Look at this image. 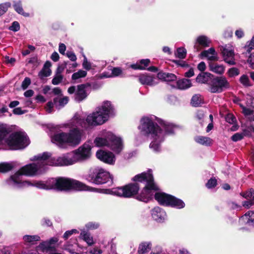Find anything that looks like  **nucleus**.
I'll list each match as a JSON object with an SVG mask.
<instances>
[{"label": "nucleus", "mask_w": 254, "mask_h": 254, "mask_svg": "<svg viewBox=\"0 0 254 254\" xmlns=\"http://www.w3.org/2000/svg\"><path fill=\"white\" fill-rule=\"evenodd\" d=\"M86 86L84 84L79 85L75 94V100L77 102H81L87 96V93L85 90Z\"/></svg>", "instance_id": "obj_20"}, {"label": "nucleus", "mask_w": 254, "mask_h": 254, "mask_svg": "<svg viewBox=\"0 0 254 254\" xmlns=\"http://www.w3.org/2000/svg\"><path fill=\"white\" fill-rule=\"evenodd\" d=\"M31 84V79L29 77H25L23 81L21 87L23 90L26 89L28 86Z\"/></svg>", "instance_id": "obj_53"}, {"label": "nucleus", "mask_w": 254, "mask_h": 254, "mask_svg": "<svg viewBox=\"0 0 254 254\" xmlns=\"http://www.w3.org/2000/svg\"><path fill=\"white\" fill-rule=\"evenodd\" d=\"M211 76L212 74L210 73L203 72L197 75L196 81L200 83H208L212 79Z\"/></svg>", "instance_id": "obj_28"}, {"label": "nucleus", "mask_w": 254, "mask_h": 254, "mask_svg": "<svg viewBox=\"0 0 254 254\" xmlns=\"http://www.w3.org/2000/svg\"><path fill=\"white\" fill-rule=\"evenodd\" d=\"M248 62L250 65V66L253 68L254 69V53L252 54L249 57Z\"/></svg>", "instance_id": "obj_59"}, {"label": "nucleus", "mask_w": 254, "mask_h": 254, "mask_svg": "<svg viewBox=\"0 0 254 254\" xmlns=\"http://www.w3.org/2000/svg\"><path fill=\"white\" fill-rule=\"evenodd\" d=\"M245 49L249 53H250L253 49H254V35L252 37L251 40L247 43L245 46Z\"/></svg>", "instance_id": "obj_47"}, {"label": "nucleus", "mask_w": 254, "mask_h": 254, "mask_svg": "<svg viewBox=\"0 0 254 254\" xmlns=\"http://www.w3.org/2000/svg\"><path fill=\"white\" fill-rule=\"evenodd\" d=\"M0 251L2 254H10L12 253V249L8 247H0Z\"/></svg>", "instance_id": "obj_55"}, {"label": "nucleus", "mask_w": 254, "mask_h": 254, "mask_svg": "<svg viewBox=\"0 0 254 254\" xmlns=\"http://www.w3.org/2000/svg\"><path fill=\"white\" fill-rule=\"evenodd\" d=\"M176 128L172 124L161 119H156L155 117L142 118L138 126L140 132L151 140L149 147L155 152L160 151L165 133H173Z\"/></svg>", "instance_id": "obj_2"}, {"label": "nucleus", "mask_w": 254, "mask_h": 254, "mask_svg": "<svg viewBox=\"0 0 254 254\" xmlns=\"http://www.w3.org/2000/svg\"><path fill=\"white\" fill-rule=\"evenodd\" d=\"M254 204V201H252V200H247L244 201L243 203V205L244 207L247 208H250L252 205Z\"/></svg>", "instance_id": "obj_63"}, {"label": "nucleus", "mask_w": 254, "mask_h": 254, "mask_svg": "<svg viewBox=\"0 0 254 254\" xmlns=\"http://www.w3.org/2000/svg\"><path fill=\"white\" fill-rule=\"evenodd\" d=\"M83 123L84 121L80 116L75 115L68 122L56 127L62 132L55 134L52 137V141L61 147L79 144L84 136L83 130L79 128V126L85 127L83 125Z\"/></svg>", "instance_id": "obj_3"}, {"label": "nucleus", "mask_w": 254, "mask_h": 254, "mask_svg": "<svg viewBox=\"0 0 254 254\" xmlns=\"http://www.w3.org/2000/svg\"><path fill=\"white\" fill-rule=\"evenodd\" d=\"M63 70L64 69L61 67H59L57 68L56 74L52 81L53 84L58 85L62 81L63 79V76L62 74V73Z\"/></svg>", "instance_id": "obj_33"}, {"label": "nucleus", "mask_w": 254, "mask_h": 254, "mask_svg": "<svg viewBox=\"0 0 254 254\" xmlns=\"http://www.w3.org/2000/svg\"><path fill=\"white\" fill-rule=\"evenodd\" d=\"M31 160L36 162L22 167L16 173H20L25 176H33L44 173L49 166H66L64 154L55 158L52 157L48 152H44L35 156Z\"/></svg>", "instance_id": "obj_4"}, {"label": "nucleus", "mask_w": 254, "mask_h": 254, "mask_svg": "<svg viewBox=\"0 0 254 254\" xmlns=\"http://www.w3.org/2000/svg\"><path fill=\"white\" fill-rule=\"evenodd\" d=\"M107 133H112V132L103 130L100 135L96 137L94 141L95 145L98 147H108L109 139L106 136Z\"/></svg>", "instance_id": "obj_18"}, {"label": "nucleus", "mask_w": 254, "mask_h": 254, "mask_svg": "<svg viewBox=\"0 0 254 254\" xmlns=\"http://www.w3.org/2000/svg\"><path fill=\"white\" fill-rule=\"evenodd\" d=\"M40 237L37 235H24L23 237V240L24 242L28 245H33L36 243L40 240Z\"/></svg>", "instance_id": "obj_29"}, {"label": "nucleus", "mask_w": 254, "mask_h": 254, "mask_svg": "<svg viewBox=\"0 0 254 254\" xmlns=\"http://www.w3.org/2000/svg\"><path fill=\"white\" fill-rule=\"evenodd\" d=\"M204 114L202 111H198L196 114V119L201 126L204 122Z\"/></svg>", "instance_id": "obj_51"}, {"label": "nucleus", "mask_w": 254, "mask_h": 254, "mask_svg": "<svg viewBox=\"0 0 254 254\" xmlns=\"http://www.w3.org/2000/svg\"><path fill=\"white\" fill-rule=\"evenodd\" d=\"M210 43L211 41L207 37L203 35L200 36L196 39L194 48L196 51H199L200 50L199 46H201L203 48L208 47L209 46Z\"/></svg>", "instance_id": "obj_19"}, {"label": "nucleus", "mask_w": 254, "mask_h": 254, "mask_svg": "<svg viewBox=\"0 0 254 254\" xmlns=\"http://www.w3.org/2000/svg\"><path fill=\"white\" fill-rule=\"evenodd\" d=\"M243 196L249 200L254 201V191L252 189H250L249 191L243 193Z\"/></svg>", "instance_id": "obj_46"}, {"label": "nucleus", "mask_w": 254, "mask_h": 254, "mask_svg": "<svg viewBox=\"0 0 254 254\" xmlns=\"http://www.w3.org/2000/svg\"><path fill=\"white\" fill-rule=\"evenodd\" d=\"M81 232L79 238L85 242L88 246H92L95 243L93 236L84 229H80Z\"/></svg>", "instance_id": "obj_22"}, {"label": "nucleus", "mask_w": 254, "mask_h": 254, "mask_svg": "<svg viewBox=\"0 0 254 254\" xmlns=\"http://www.w3.org/2000/svg\"><path fill=\"white\" fill-rule=\"evenodd\" d=\"M139 190L138 184H129L123 187H118L104 190V193L120 197H130L136 194Z\"/></svg>", "instance_id": "obj_7"}, {"label": "nucleus", "mask_w": 254, "mask_h": 254, "mask_svg": "<svg viewBox=\"0 0 254 254\" xmlns=\"http://www.w3.org/2000/svg\"><path fill=\"white\" fill-rule=\"evenodd\" d=\"M138 80L140 83L144 85L154 86L158 83V79L154 76L148 74H143L138 76Z\"/></svg>", "instance_id": "obj_16"}, {"label": "nucleus", "mask_w": 254, "mask_h": 254, "mask_svg": "<svg viewBox=\"0 0 254 254\" xmlns=\"http://www.w3.org/2000/svg\"><path fill=\"white\" fill-rule=\"evenodd\" d=\"M84 59L82 63V66L86 70H89L92 68L91 64L88 61L87 58L85 55L83 56Z\"/></svg>", "instance_id": "obj_49"}, {"label": "nucleus", "mask_w": 254, "mask_h": 254, "mask_svg": "<svg viewBox=\"0 0 254 254\" xmlns=\"http://www.w3.org/2000/svg\"><path fill=\"white\" fill-rule=\"evenodd\" d=\"M239 74V70L236 67H232L229 69L228 74L230 77H234Z\"/></svg>", "instance_id": "obj_50"}, {"label": "nucleus", "mask_w": 254, "mask_h": 254, "mask_svg": "<svg viewBox=\"0 0 254 254\" xmlns=\"http://www.w3.org/2000/svg\"><path fill=\"white\" fill-rule=\"evenodd\" d=\"M150 60L149 59H143L140 60L135 64L130 65V67L134 69H144L149 65Z\"/></svg>", "instance_id": "obj_32"}, {"label": "nucleus", "mask_w": 254, "mask_h": 254, "mask_svg": "<svg viewBox=\"0 0 254 254\" xmlns=\"http://www.w3.org/2000/svg\"><path fill=\"white\" fill-rule=\"evenodd\" d=\"M242 112L246 116H249L251 120L254 121V110H252L250 108H246L243 106H241Z\"/></svg>", "instance_id": "obj_42"}, {"label": "nucleus", "mask_w": 254, "mask_h": 254, "mask_svg": "<svg viewBox=\"0 0 254 254\" xmlns=\"http://www.w3.org/2000/svg\"><path fill=\"white\" fill-rule=\"evenodd\" d=\"M107 137L109 139L108 148L116 154H120L124 149V143L122 137L112 133H107Z\"/></svg>", "instance_id": "obj_10"}, {"label": "nucleus", "mask_w": 254, "mask_h": 254, "mask_svg": "<svg viewBox=\"0 0 254 254\" xmlns=\"http://www.w3.org/2000/svg\"><path fill=\"white\" fill-rule=\"evenodd\" d=\"M226 120L229 123L232 124L235 122L236 119L233 115L229 114L226 117Z\"/></svg>", "instance_id": "obj_60"}, {"label": "nucleus", "mask_w": 254, "mask_h": 254, "mask_svg": "<svg viewBox=\"0 0 254 254\" xmlns=\"http://www.w3.org/2000/svg\"><path fill=\"white\" fill-rule=\"evenodd\" d=\"M155 198L160 204L163 205L171 206L179 209L184 208L185 205L182 200L162 192H156Z\"/></svg>", "instance_id": "obj_8"}, {"label": "nucleus", "mask_w": 254, "mask_h": 254, "mask_svg": "<svg viewBox=\"0 0 254 254\" xmlns=\"http://www.w3.org/2000/svg\"><path fill=\"white\" fill-rule=\"evenodd\" d=\"M224 61L230 65L235 64L234 47L231 45H226L221 48Z\"/></svg>", "instance_id": "obj_14"}, {"label": "nucleus", "mask_w": 254, "mask_h": 254, "mask_svg": "<svg viewBox=\"0 0 254 254\" xmlns=\"http://www.w3.org/2000/svg\"><path fill=\"white\" fill-rule=\"evenodd\" d=\"M178 88L180 89H186L191 86V81L188 79H182L177 82Z\"/></svg>", "instance_id": "obj_34"}, {"label": "nucleus", "mask_w": 254, "mask_h": 254, "mask_svg": "<svg viewBox=\"0 0 254 254\" xmlns=\"http://www.w3.org/2000/svg\"><path fill=\"white\" fill-rule=\"evenodd\" d=\"M152 248V244L150 242H141L138 248V253L139 254H144L148 253Z\"/></svg>", "instance_id": "obj_26"}, {"label": "nucleus", "mask_w": 254, "mask_h": 254, "mask_svg": "<svg viewBox=\"0 0 254 254\" xmlns=\"http://www.w3.org/2000/svg\"><path fill=\"white\" fill-rule=\"evenodd\" d=\"M65 50H66L65 45L63 43L60 44L59 47V52L62 55H64Z\"/></svg>", "instance_id": "obj_62"}, {"label": "nucleus", "mask_w": 254, "mask_h": 254, "mask_svg": "<svg viewBox=\"0 0 254 254\" xmlns=\"http://www.w3.org/2000/svg\"><path fill=\"white\" fill-rule=\"evenodd\" d=\"M209 70L215 73L221 74L224 73L225 67L217 63H210L208 65Z\"/></svg>", "instance_id": "obj_27"}, {"label": "nucleus", "mask_w": 254, "mask_h": 254, "mask_svg": "<svg viewBox=\"0 0 254 254\" xmlns=\"http://www.w3.org/2000/svg\"><path fill=\"white\" fill-rule=\"evenodd\" d=\"M208 90L212 93H219L230 88V83L224 76H217L212 79L208 83Z\"/></svg>", "instance_id": "obj_9"}, {"label": "nucleus", "mask_w": 254, "mask_h": 254, "mask_svg": "<svg viewBox=\"0 0 254 254\" xmlns=\"http://www.w3.org/2000/svg\"><path fill=\"white\" fill-rule=\"evenodd\" d=\"M10 6L11 3L8 2L0 4V16L5 13Z\"/></svg>", "instance_id": "obj_45"}, {"label": "nucleus", "mask_w": 254, "mask_h": 254, "mask_svg": "<svg viewBox=\"0 0 254 254\" xmlns=\"http://www.w3.org/2000/svg\"><path fill=\"white\" fill-rule=\"evenodd\" d=\"M194 139L196 143L206 146H211L213 142V140L210 137L201 135L196 136Z\"/></svg>", "instance_id": "obj_24"}, {"label": "nucleus", "mask_w": 254, "mask_h": 254, "mask_svg": "<svg viewBox=\"0 0 254 254\" xmlns=\"http://www.w3.org/2000/svg\"><path fill=\"white\" fill-rule=\"evenodd\" d=\"M157 78L158 79L166 82L175 81L177 79V77L175 74L163 72H159L157 74Z\"/></svg>", "instance_id": "obj_25"}, {"label": "nucleus", "mask_w": 254, "mask_h": 254, "mask_svg": "<svg viewBox=\"0 0 254 254\" xmlns=\"http://www.w3.org/2000/svg\"><path fill=\"white\" fill-rule=\"evenodd\" d=\"M202 58H206L211 61H216L218 60L217 53L213 48H210L207 50H204L200 54Z\"/></svg>", "instance_id": "obj_21"}, {"label": "nucleus", "mask_w": 254, "mask_h": 254, "mask_svg": "<svg viewBox=\"0 0 254 254\" xmlns=\"http://www.w3.org/2000/svg\"><path fill=\"white\" fill-rule=\"evenodd\" d=\"M19 24L16 21L13 22L12 25L9 27V29L13 31H17L19 30Z\"/></svg>", "instance_id": "obj_58"}, {"label": "nucleus", "mask_w": 254, "mask_h": 254, "mask_svg": "<svg viewBox=\"0 0 254 254\" xmlns=\"http://www.w3.org/2000/svg\"><path fill=\"white\" fill-rule=\"evenodd\" d=\"M51 63L49 61H47L44 64L42 69L39 73V76L40 78L47 77L51 75L52 71L50 69Z\"/></svg>", "instance_id": "obj_30"}, {"label": "nucleus", "mask_w": 254, "mask_h": 254, "mask_svg": "<svg viewBox=\"0 0 254 254\" xmlns=\"http://www.w3.org/2000/svg\"><path fill=\"white\" fill-rule=\"evenodd\" d=\"M66 56L72 62H75L77 58L75 54L71 51H67L66 53Z\"/></svg>", "instance_id": "obj_56"}, {"label": "nucleus", "mask_w": 254, "mask_h": 254, "mask_svg": "<svg viewBox=\"0 0 254 254\" xmlns=\"http://www.w3.org/2000/svg\"><path fill=\"white\" fill-rule=\"evenodd\" d=\"M100 224L96 222H89L86 224L85 228L87 231L93 230L99 228Z\"/></svg>", "instance_id": "obj_44"}, {"label": "nucleus", "mask_w": 254, "mask_h": 254, "mask_svg": "<svg viewBox=\"0 0 254 254\" xmlns=\"http://www.w3.org/2000/svg\"><path fill=\"white\" fill-rule=\"evenodd\" d=\"M92 146L89 143H85L78 149L75 150V153L77 162H82L89 159L92 154Z\"/></svg>", "instance_id": "obj_12"}, {"label": "nucleus", "mask_w": 254, "mask_h": 254, "mask_svg": "<svg viewBox=\"0 0 254 254\" xmlns=\"http://www.w3.org/2000/svg\"><path fill=\"white\" fill-rule=\"evenodd\" d=\"M54 102L56 107L59 109L68 103V98L67 97H64L60 99L56 98L54 99Z\"/></svg>", "instance_id": "obj_36"}, {"label": "nucleus", "mask_w": 254, "mask_h": 254, "mask_svg": "<svg viewBox=\"0 0 254 254\" xmlns=\"http://www.w3.org/2000/svg\"><path fill=\"white\" fill-rule=\"evenodd\" d=\"M87 72L85 70L80 69L77 72L74 73L72 75V79L73 80H77L80 78H83L87 75Z\"/></svg>", "instance_id": "obj_39"}, {"label": "nucleus", "mask_w": 254, "mask_h": 254, "mask_svg": "<svg viewBox=\"0 0 254 254\" xmlns=\"http://www.w3.org/2000/svg\"><path fill=\"white\" fill-rule=\"evenodd\" d=\"M191 103L192 106L197 107L200 105L202 103V99L199 95H194L191 100Z\"/></svg>", "instance_id": "obj_41"}, {"label": "nucleus", "mask_w": 254, "mask_h": 254, "mask_svg": "<svg viewBox=\"0 0 254 254\" xmlns=\"http://www.w3.org/2000/svg\"><path fill=\"white\" fill-rule=\"evenodd\" d=\"M113 110L111 102L104 101L96 108L95 112L87 117L86 122L91 126L102 125L108 121L113 113Z\"/></svg>", "instance_id": "obj_6"}, {"label": "nucleus", "mask_w": 254, "mask_h": 254, "mask_svg": "<svg viewBox=\"0 0 254 254\" xmlns=\"http://www.w3.org/2000/svg\"><path fill=\"white\" fill-rule=\"evenodd\" d=\"M240 82L244 86L248 87L252 85L251 81L248 75L244 74L240 78Z\"/></svg>", "instance_id": "obj_43"}, {"label": "nucleus", "mask_w": 254, "mask_h": 254, "mask_svg": "<svg viewBox=\"0 0 254 254\" xmlns=\"http://www.w3.org/2000/svg\"><path fill=\"white\" fill-rule=\"evenodd\" d=\"M13 166L10 163H3L0 164V172L5 173L11 170Z\"/></svg>", "instance_id": "obj_40"}, {"label": "nucleus", "mask_w": 254, "mask_h": 254, "mask_svg": "<svg viewBox=\"0 0 254 254\" xmlns=\"http://www.w3.org/2000/svg\"><path fill=\"white\" fill-rule=\"evenodd\" d=\"M217 180L215 178L210 179L206 184V187L208 189L214 188L216 186Z\"/></svg>", "instance_id": "obj_52"}, {"label": "nucleus", "mask_w": 254, "mask_h": 254, "mask_svg": "<svg viewBox=\"0 0 254 254\" xmlns=\"http://www.w3.org/2000/svg\"><path fill=\"white\" fill-rule=\"evenodd\" d=\"M153 254H159L163 252L162 248L160 245H156L154 248Z\"/></svg>", "instance_id": "obj_61"}, {"label": "nucleus", "mask_w": 254, "mask_h": 254, "mask_svg": "<svg viewBox=\"0 0 254 254\" xmlns=\"http://www.w3.org/2000/svg\"><path fill=\"white\" fill-rule=\"evenodd\" d=\"M64 155L66 166L71 165L78 162L74 151L69 153L64 154Z\"/></svg>", "instance_id": "obj_31"}, {"label": "nucleus", "mask_w": 254, "mask_h": 254, "mask_svg": "<svg viewBox=\"0 0 254 254\" xmlns=\"http://www.w3.org/2000/svg\"><path fill=\"white\" fill-rule=\"evenodd\" d=\"M240 222L254 227V212L248 211L247 212L241 217Z\"/></svg>", "instance_id": "obj_23"}, {"label": "nucleus", "mask_w": 254, "mask_h": 254, "mask_svg": "<svg viewBox=\"0 0 254 254\" xmlns=\"http://www.w3.org/2000/svg\"><path fill=\"white\" fill-rule=\"evenodd\" d=\"M133 180L136 182H145V186L138 196L142 201L147 202L151 199L155 191L158 190V186L154 183L152 170H148L146 172H143L135 176Z\"/></svg>", "instance_id": "obj_5"}, {"label": "nucleus", "mask_w": 254, "mask_h": 254, "mask_svg": "<svg viewBox=\"0 0 254 254\" xmlns=\"http://www.w3.org/2000/svg\"><path fill=\"white\" fill-rule=\"evenodd\" d=\"M96 156L98 159L105 163L111 165L115 164L116 160L115 155L111 151L99 150L96 152Z\"/></svg>", "instance_id": "obj_15"}, {"label": "nucleus", "mask_w": 254, "mask_h": 254, "mask_svg": "<svg viewBox=\"0 0 254 254\" xmlns=\"http://www.w3.org/2000/svg\"><path fill=\"white\" fill-rule=\"evenodd\" d=\"M53 108H54V103L50 101L47 103L46 106L45 107V109H46V111L48 113H50L53 111Z\"/></svg>", "instance_id": "obj_57"}, {"label": "nucleus", "mask_w": 254, "mask_h": 254, "mask_svg": "<svg viewBox=\"0 0 254 254\" xmlns=\"http://www.w3.org/2000/svg\"><path fill=\"white\" fill-rule=\"evenodd\" d=\"M58 237H53L49 240L43 241L36 247L38 252L42 253H48L55 251L59 246Z\"/></svg>", "instance_id": "obj_11"}, {"label": "nucleus", "mask_w": 254, "mask_h": 254, "mask_svg": "<svg viewBox=\"0 0 254 254\" xmlns=\"http://www.w3.org/2000/svg\"><path fill=\"white\" fill-rule=\"evenodd\" d=\"M151 215L154 220L163 222L167 218L165 211L159 207H155L151 210Z\"/></svg>", "instance_id": "obj_17"}, {"label": "nucleus", "mask_w": 254, "mask_h": 254, "mask_svg": "<svg viewBox=\"0 0 254 254\" xmlns=\"http://www.w3.org/2000/svg\"><path fill=\"white\" fill-rule=\"evenodd\" d=\"M22 174L15 173L9 178L6 180L4 184L9 187L20 188L24 187L32 186L43 190H54L60 191L88 190L87 186L78 181L67 178L58 177L51 178L46 181H23Z\"/></svg>", "instance_id": "obj_1"}, {"label": "nucleus", "mask_w": 254, "mask_h": 254, "mask_svg": "<svg viewBox=\"0 0 254 254\" xmlns=\"http://www.w3.org/2000/svg\"><path fill=\"white\" fill-rule=\"evenodd\" d=\"M97 173L95 178L92 179L93 183L96 184H103L110 181L113 182V176L107 171L102 168L96 169Z\"/></svg>", "instance_id": "obj_13"}, {"label": "nucleus", "mask_w": 254, "mask_h": 254, "mask_svg": "<svg viewBox=\"0 0 254 254\" xmlns=\"http://www.w3.org/2000/svg\"><path fill=\"white\" fill-rule=\"evenodd\" d=\"M13 7L15 10L21 15L25 16H28L29 14L27 13L24 12L23 8L22 7V4L21 1H15L13 2Z\"/></svg>", "instance_id": "obj_37"}, {"label": "nucleus", "mask_w": 254, "mask_h": 254, "mask_svg": "<svg viewBox=\"0 0 254 254\" xmlns=\"http://www.w3.org/2000/svg\"><path fill=\"white\" fill-rule=\"evenodd\" d=\"M78 233H79V232L77 230L73 229L66 231L63 235V238L64 240H67L72 234H77Z\"/></svg>", "instance_id": "obj_48"}, {"label": "nucleus", "mask_w": 254, "mask_h": 254, "mask_svg": "<svg viewBox=\"0 0 254 254\" xmlns=\"http://www.w3.org/2000/svg\"><path fill=\"white\" fill-rule=\"evenodd\" d=\"M243 137V133H236L231 137V138L232 140H233L234 141H237L240 140H241Z\"/></svg>", "instance_id": "obj_54"}, {"label": "nucleus", "mask_w": 254, "mask_h": 254, "mask_svg": "<svg viewBox=\"0 0 254 254\" xmlns=\"http://www.w3.org/2000/svg\"><path fill=\"white\" fill-rule=\"evenodd\" d=\"M13 113L15 115H22L25 113V112L22 111L20 108H16L13 109Z\"/></svg>", "instance_id": "obj_64"}, {"label": "nucleus", "mask_w": 254, "mask_h": 254, "mask_svg": "<svg viewBox=\"0 0 254 254\" xmlns=\"http://www.w3.org/2000/svg\"><path fill=\"white\" fill-rule=\"evenodd\" d=\"M122 73V70L120 67H114L112 69V73L108 74L105 72L102 74V77L110 78L120 75Z\"/></svg>", "instance_id": "obj_35"}, {"label": "nucleus", "mask_w": 254, "mask_h": 254, "mask_svg": "<svg viewBox=\"0 0 254 254\" xmlns=\"http://www.w3.org/2000/svg\"><path fill=\"white\" fill-rule=\"evenodd\" d=\"M175 56L179 59H184L186 57L187 51L183 47L179 48L175 53Z\"/></svg>", "instance_id": "obj_38"}]
</instances>
